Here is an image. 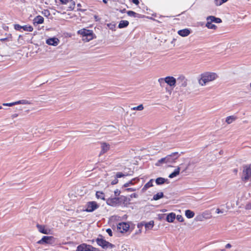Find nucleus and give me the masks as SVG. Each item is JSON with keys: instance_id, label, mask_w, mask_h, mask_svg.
<instances>
[{"instance_id": "obj_5", "label": "nucleus", "mask_w": 251, "mask_h": 251, "mask_svg": "<svg viewBox=\"0 0 251 251\" xmlns=\"http://www.w3.org/2000/svg\"><path fill=\"white\" fill-rule=\"evenodd\" d=\"M97 244L101 247L104 249L108 248L112 249L114 247V245L102 238H98L96 239Z\"/></svg>"}, {"instance_id": "obj_2", "label": "nucleus", "mask_w": 251, "mask_h": 251, "mask_svg": "<svg viewBox=\"0 0 251 251\" xmlns=\"http://www.w3.org/2000/svg\"><path fill=\"white\" fill-rule=\"evenodd\" d=\"M77 33L82 36L83 40L85 42H89L93 38V32L91 30L83 28L79 30Z\"/></svg>"}, {"instance_id": "obj_9", "label": "nucleus", "mask_w": 251, "mask_h": 251, "mask_svg": "<svg viewBox=\"0 0 251 251\" xmlns=\"http://www.w3.org/2000/svg\"><path fill=\"white\" fill-rule=\"evenodd\" d=\"M129 228V225L126 223H120L117 225V229L121 233L126 232Z\"/></svg>"}, {"instance_id": "obj_12", "label": "nucleus", "mask_w": 251, "mask_h": 251, "mask_svg": "<svg viewBox=\"0 0 251 251\" xmlns=\"http://www.w3.org/2000/svg\"><path fill=\"white\" fill-rule=\"evenodd\" d=\"M90 245L86 244H81L77 246L76 251H90Z\"/></svg>"}, {"instance_id": "obj_6", "label": "nucleus", "mask_w": 251, "mask_h": 251, "mask_svg": "<svg viewBox=\"0 0 251 251\" xmlns=\"http://www.w3.org/2000/svg\"><path fill=\"white\" fill-rule=\"evenodd\" d=\"M163 80H164L171 87H175L176 83V80L173 76H167L164 78H160L158 79V81L160 82Z\"/></svg>"}, {"instance_id": "obj_7", "label": "nucleus", "mask_w": 251, "mask_h": 251, "mask_svg": "<svg viewBox=\"0 0 251 251\" xmlns=\"http://www.w3.org/2000/svg\"><path fill=\"white\" fill-rule=\"evenodd\" d=\"M180 154L178 152H175L166 156L167 163H172L176 162V160L179 157Z\"/></svg>"}, {"instance_id": "obj_27", "label": "nucleus", "mask_w": 251, "mask_h": 251, "mask_svg": "<svg viewBox=\"0 0 251 251\" xmlns=\"http://www.w3.org/2000/svg\"><path fill=\"white\" fill-rule=\"evenodd\" d=\"M96 196L97 198L98 199H101L103 200H105L104 194L102 192L97 191L96 193Z\"/></svg>"}, {"instance_id": "obj_20", "label": "nucleus", "mask_w": 251, "mask_h": 251, "mask_svg": "<svg viewBox=\"0 0 251 251\" xmlns=\"http://www.w3.org/2000/svg\"><path fill=\"white\" fill-rule=\"evenodd\" d=\"M127 14L128 16L134 18H141L142 16L141 14L137 13L133 11H127Z\"/></svg>"}, {"instance_id": "obj_35", "label": "nucleus", "mask_w": 251, "mask_h": 251, "mask_svg": "<svg viewBox=\"0 0 251 251\" xmlns=\"http://www.w3.org/2000/svg\"><path fill=\"white\" fill-rule=\"evenodd\" d=\"M75 7V2L73 0H71L70 2V5L68 7V10H73Z\"/></svg>"}, {"instance_id": "obj_1", "label": "nucleus", "mask_w": 251, "mask_h": 251, "mask_svg": "<svg viewBox=\"0 0 251 251\" xmlns=\"http://www.w3.org/2000/svg\"><path fill=\"white\" fill-rule=\"evenodd\" d=\"M217 77L218 75L215 73L205 72L201 75V78L199 79V83L200 85L204 86L207 83L214 80Z\"/></svg>"}, {"instance_id": "obj_10", "label": "nucleus", "mask_w": 251, "mask_h": 251, "mask_svg": "<svg viewBox=\"0 0 251 251\" xmlns=\"http://www.w3.org/2000/svg\"><path fill=\"white\" fill-rule=\"evenodd\" d=\"M107 205L111 206H116L119 202V199L117 197L108 198L106 201Z\"/></svg>"}, {"instance_id": "obj_52", "label": "nucleus", "mask_w": 251, "mask_h": 251, "mask_svg": "<svg viewBox=\"0 0 251 251\" xmlns=\"http://www.w3.org/2000/svg\"><path fill=\"white\" fill-rule=\"evenodd\" d=\"M221 0V1L219 3V5H221L223 3L226 2L228 0Z\"/></svg>"}, {"instance_id": "obj_8", "label": "nucleus", "mask_w": 251, "mask_h": 251, "mask_svg": "<svg viewBox=\"0 0 251 251\" xmlns=\"http://www.w3.org/2000/svg\"><path fill=\"white\" fill-rule=\"evenodd\" d=\"M176 83L181 87H185L187 85V79L183 75H180L176 79Z\"/></svg>"}, {"instance_id": "obj_28", "label": "nucleus", "mask_w": 251, "mask_h": 251, "mask_svg": "<svg viewBox=\"0 0 251 251\" xmlns=\"http://www.w3.org/2000/svg\"><path fill=\"white\" fill-rule=\"evenodd\" d=\"M154 226V222L153 221H151L148 223H147L145 224V226L146 229H151Z\"/></svg>"}, {"instance_id": "obj_60", "label": "nucleus", "mask_w": 251, "mask_h": 251, "mask_svg": "<svg viewBox=\"0 0 251 251\" xmlns=\"http://www.w3.org/2000/svg\"><path fill=\"white\" fill-rule=\"evenodd\" d=\"M234 172L236 173L237 172V169H234Z\"/></svg>"}, {"instance_id": "obj_49", "label": "nucleus", "mask_w": 251, "mask_h": 251, "mask_svg": "<svg viewBox=\"0 0 251 251\" xmlns=\"http://www.w3.org/2000/svg\"><path fill=\"white\" fill-rule=\"evenodd\" d=\"M216 213H218V214L223 213V211L222 210L220 209L219 208H217L216 209Z\"/></svg>"}, {"instance_id": "obj_53", "label": "nucleus", "mask_w": 251, "mask_h": 251, "mask_svg": "<svg viewBox=\"0 0 251 251\" xmlns=\"http://www.w3.org/2000/svg\"><path fill=\"white\" fill-rule=\"evenodd\" d=\"M37 244H44V241H42V238L40 240L38 241L37 242Z\"/></svg>"}, {"instance_id": "obj_22", "label": "nucleus", "mask_w": 251, "mask_h": 251, "mask_svg": "<svg viewBox=\"0 0 251 251\" xmlns=\"http://www.w3.org/2000/svg\"><path fill=\"white\" fill-rule=\"evenodd\" d=\"M237 119V117L234 115L228 116L226 118V122L228 124H230Z\"/></svg>"}, {"instance_id": "obj_18", "label": "nucleus", "mask_w": 251, "mask_h": 251, "mask_svg": "<svg viewBox=\"0 0 251 251\" xmlns=\"http://www.w3.org/2000/svg\"><path fill=\"white\" fill-rule=\"evenodd\" d=\"M109 150V145L106 143H102L101 144V151L100 152V155L104 153Z\"/></svg>"}, {"instance_id": "obj_34", "label": "nucleus", "mask_w": 251, "mask_h": 251, "mask_svg": "<svg viewBox=\"0 0 251 251\" xmlns=\"http://www.w3.org/2000/svg\"><path fill=\"white\" fill-rule=\"evenodd\" d=\"M16 105L19 104H30V102L25 100H20L17 101H16Z\"/></svg>"}, {"instance_id": "obj_31", "label": "nucleus", "mask_w": 251, "mask_h": 251, "mask_svg": "<svg viewBox=\"0 0 251 251\" xmlns=\"http://www.w3.org/2000/svg\"><path fill=\"white\" fill-rule=\"evenodd\" d=\"M153 179H151L149 182H148L143 187V189L147 190L149 188L153 186L152 184Z\"/></svg>"}, {"instance_id": "obj_30", "label": "nucleus", "mask_w": 251, "mask_h": 251, "mask_svg": "<svg viewBox=\"0 0 251 251\" xmlns=\"http://www.w3.org/2000/svg\"><path fill=\"white\" fill-rule=\"evenodd\" d=\"M207 23L206 24V26L208 28H209V29H216V28L217 27V26L214 25V24H212V22H210V21H207Z\"/></svg>"}, {"instance_id": "obj_3", "label": "nucleus", "mask_w": 251, "mask_h": 251, "mask_svg": "<svg viewBox=\"0 0 251 251\" xmlns=\"http://www.w3.org/2000/svg\"><path fill=\"white\" fill-rule=\"evenodd\" d=\"M243 181L247 182L251 177V165H245L243 166Z\"/></svg>"}, {"instance_id": "obj_11", "label": "nucleus", "mask_w": 251, "mask_h": 251, "mask_svg": "<svg viewBox=\"0 0 251 251\" xmlns=\"http://www.w3.org/2000/svg\"><path fill=\"white\" fill-rule=\"evenodd\" d=\"M59 42L58 39L55 37L48 39L46 40V43L49 45L56 46Z\"/></svg>"}, {"instance_id": "obj_57", "label": "nucleus", "mask_w": 251, "mask_h": 251, "mask_svg": "<svg viewBox=\"0 0 251 251\" xmlns=\"http://www.w3.org/2000/svg\"><path fill=\"white\" fill-rule=\"evenodd\" d=\"M120 11L122 13H125V12H126V9H122V10H120Z\"/></svg>"}, {"instance_id": "obj_58", "label": "nucleus", "mask_w": 251, "mask_h": 251, "mask_svg": "<svg viewBox=\"0 0 251 251\" xmlns=\"http://www.w3.org/2000/svg\"><path fill=\"white\" fill-rule=\"evenodd\" d=\"M102 1H103L104 3L106 4V3H107L108 0H102Z\"/></svg>"}, {"instance_id": "obj_43", "label": "nucleus", "mask_w": 251, "mask_h": 251, "mask_svg": "<svg viewBox=\"0 0 251 251\" xmlns=\"http://www.w3.org/2000/svg\"><path fill=\"white\" fill-rule=\"evenodd\" d=\"M90 251H100L99 249L95 247H93L91 245L90 247H89Z\"/></svg>"}, {"instance_id": "obj_40", "label": "nucleus", "mask_w": 251, "mask_h": 251, "mask_svg": "<svg viewBox=\"0 0 251 251\" xmlns=\"http://www.w3.org/2000/svg\"><path fill=\"white\" fill-rule=\"evenodd\" d=\"M16 105V101L14 102L11 103H3V105L4 106H12L13 105Z\"/></svg>"}, {"instance_id": "obj_50", "label": "nucleus", "mask_w": 251, "mask_h": 251, "mask_svg": "<svg viewBox=\"0 0 251 251\" xmlns=\"http://www.w3.org/2000/svg\"><path fill=\"white\" fill-rule=\"evenodd\" d=\"M62 4H66L68 0H59Z\"/></svg>"}, {"instance_id": "obj_42", "label": "nucleus", "mask_w": 251, "mask_h": 251, "mask_svg": "<svg viewBox=\"0 0 251 251\" xmlns=\"http://www.w3.org/2000/svg\"><path fill=\"white\" fill-rule=\"evenodd\" d=\"M22 26H21L20 25L16 24V25H14V28L16 30H20L22 28Z\"/></svg>"}, {"instance_id": "obj_44", "label": "nucleus", "mask_w": 251, "mask_h": 251, "mask_svg": "<svg viewBox=\"0 0 251 251\" xmlns=\"http://www.w3.org/2000/svg\"><path fill=\"white\" fill-rule=\"evenodd\" d=\"M106 232L108 234V235L110 236H112V230L110 228H107L106 230Z\"/></svg>"}, {"instance_id": "obj_23", "label": "nucleus", "mask_w": 251, "mask_h": 251, "mask_svg": "<svg viewBox=\"0 0 251 251\" xmlns=\"http://www.w3.org/2000/svg\"><path fill=\"white\" fill-rule=\"evenodd\" d=\"M128 25H129V22L127 21L122 20L120 21V22L118 25V27L119 28H125V27H126V26H127Z\"/></svg>"}, {"instance_id": "obj_54", "label": "nucleus", "mask_w": 251, "mask_h": 251, "mask_svg": "<svg viewBox=\"0 0 251 251\" xmlns=\"http://www.w3.org/2000/svg\"><path fill=\"white\" fill-rule=\"evenodd\" d=\"M231 247V245L230 244H227L226 245V248L227 249H229Z\"/></svg>"}, {"instance_id": "obj_51", "label": "nucleus", "mask_w": 251, "mask_h": 251, "mask_svg": "<svg viewBox=\"0 0 251 251\" xmlns=\"http://www.w3.org/2000/svg\"><path fill=\"white\" fill-rule=\"evenodd\" d=\"M138 196L137 194H136V193H133V194H132L131 195H130V197L131 198H137Z\"/></svg>"}, {"instance_id": "obj_55", "label": "nucleus", "mask_w": 251, "mask_h": 251, "mask_svg": "<svg viewBox=\"0 0 251 251\" xmlns=\"http://www.w3.org/2000/svg\"><path fill=\"white\" fill-rule=\"evenodd\" d=\"M94 18H95L96 21H99L100 20L99 17L97 15H95Z\"/></svg>"}, {"instance_id": "obj_63", "label": "nucleus", "mask_w": 251, "mask_h": 251, "mask_svg": "<svg viewBox=\"0 0 251 251\" xmlns=\"http://www.w3.org/2000/svg\"><path fill=\"white\" fill-rule=\"evenodd\" d=\"M8 28V26H6V27H4V29H5V30L7 29Z\"/></svg>"}, {"instance_id": "obj_64", "label": "nucleus", "mask_w": 251, "mask_h": 251, "mask_svg": "<svg viewBox=\"0 0 251 251\" xmlns=\"http://www.w3.org/2000/svg\"><path fill=\"white\" fill-rule=\"evenodd\" d=\"M2 109V106H0V109Z\"/></svg>"}, {"instance_id": "obj_61", "label": "nucleus", "mask_w": 251, "mask_h": 251, "mask_svg": "<svg viewBox=\"0 0 251 251\" xmlns=\"http://www.w3.org/2000/svg\"><path fill=\"white\" fill-rule=\"evenodd\" d=\"M77 7H80V6H81V4L80 3H78L77 4Z\"/></svg>"}, {"instance_id": "obj_29", "label": "nucleus", "mask_w": 251, "mask_h": 251, "mask_svg": "<svg viewBox=\"0 0 251 251\" xmlns=\"http://www.w3.org/2000/svg\"><path fill=\"white\" fill-rule=\"evenodd\" d=\"M139 179L138 178H133V179L131 180L130 181H129L128 182H127L126 183H125L124 185V187L126 188V187H128L130 185H133L134 184V181H139Z\"/></svg>"}, {"instance_id": "obj_15", "label": "nucleus", "mask_w": 251, "mask_h": 251, "mask_svg": "<svg viewBox=\"0 0 251 251\" xmlns=\"http://www.w3.org/2000/svg\"><path fill=\"white\" fill-rule=\"evenodd\" d=\"M207 21H210V22H214L215 23H220L222 22V20L219 18H217L213 16H210L207 17Z\"/></svg>"}, {"instance_id": "obj_38", "label": "nucleus", "mask_w": 251, "mask_h": 251, "mask_svg": "<svg viewBox=\"0 0 251 251\" xmlns=\"http://www.w3.org/2000/svg\"><path fill=\"white\" fill-rule=\"evenodd\" d=\"M9 38L10 39V40H12V35H11V34H9L8 37H6V38L0 39V41H1V42H4V41L8 40V39H9Z\"/></svg>"}, {"instance_id": "obj_37", "label": "nucleus", "mask_w": 251, "mask_h": 251, "mask_svg": "<svg viewBox=\"0 0 251 251\" xmlns=\"http://www.w3.org/2000/svg\"><path fill=\"white\" fill-rule=\"evenodd\" d=\"M42 13L44 16L47 17H48L50 15V11L47 9L43 11Z\"/></svg>"}, {"instance_id": "obj_19", "label": "nucleus", "mask_w": 251, "mask_h": 251, "mask_svg": "<svg viewBox=\"0 0 251 251\" xmlns=\"http://www.w3.org/2000/svg\"><path fill=\"white\" fill-rule=\"evenodd\" d=\"M176 217V216L174 213H173V212L170 213L167 215V216L166 217V221L168 222L172 223L174 222Z\"/></svg>"}, {"instance_id": "obj_16", "label": "nucleus", "mask_w": 251, "mask_h": 251, "mask_svg": "<svg viewBox=\"0 0 251 251\" xmlns=\"http://www.w3.org/2000/svg\"><path fill=\"white\" fill-rule=\"evenodd\" d=\"M53 240V236H44L42 237V241H44V244H51Z\"/></svg>"}, {"instance_id": "obj_32", "label": "nucleus", "mask_w": 251, "mask_h": 251, "mask_svg": "<svg viewBox=\"0 0 251 251\" xmlns=\"http://www.w3.org/2000/svg\"><path fill=\"white\" fill-rule=\"evenodd\" d=\"M22 29H23L25 31H32L33 30V28L31 25H25L22 26Z\"/></svg>"}, {"instance_id": "obj_47", "label": "nucleus", "mask_w": 251, "mask_h": 251, "mask_svg": "<svg viewBox=\"0 0 251 251\" xmlns=\"http://www.w3.org/2000/svg\"><path fill=\"white\" fill-rule=\"evenodd\" d=\"M125 191H127V192H132V191H135V189H134V188H126L125 189Z\"/></svg>"}, {"instance_id": "obj_39", "label": "nucleus", "mask_w": 251, "mask_h": 251, "mask_svg": "<svg viewBox=\"0 0 251 251\" xmlns=\"http://www.w3.org/2000/svg\"><path fill=\"white\" fill-rule=\"evenodd\" d=\"M126 176V175H125L123 174L121 172H118V173H117V174L116 175V177L118 178H121L122 177H123V176Z\"/></svg>"}, {"instance_id": "obj_4", "label": "nucleus", "mask_w": 251, "mask_h": 251, "mask_svg": "<svg viewBox=\"0 0 251 251\" xmlns=\"http://www.w3.org/2000/svg\"><path fill=\"white\" fill-rule=\"evenodd\" d=\"M99 205L95 201H88L85 205L86 208L83 209V211L87 212H92L99 207Z\"/></svg>"}, {"instance_id": "obj_17", "label": "nucleus", "mask_w": 251, "mask_h": 251, "mask_svg": "<svg viewBox=\"0 0 251 251\" xmlns=\"http://www.w3.org/2000/svg\"><path fill=\"white\" fill-rule=\"evenodd\" d=\"M44 23V18L41 16L38 15L34 18L33 20L34 25L41 24Z\"/></svg>"}, {"instance_id": "obj_36", "label": "nucleus", "mask_w": 251, "mask_h": 251, "mask_svg": "<svg viewBox=\"0 0 251 251\" xmlns=\"http://www.w3.org/2000/svg\"><path fill=\"white\" fill-rule=\"evenodd\" d=\"M143 109H144V106H143V105L142 104L139 105L138 106H137L136 107H134L131 108V109L133 110H139V111H141Z\"/></svg>"}, {"instance_id": "obj_48", "label": "nucleus", "mask_w": 251, "mask_h": 251, "mask_svg": "<svg viewBox=\"0 0 251 251\" xmlns=\"http://www.w3.org/2000/svg\"><path fill=\"white\" fill-rule=\"evenodd\" d=\"M132 2L136 5H138L139 4V0H132Z\"/></svg>"}, {"instance_id": "obj_25", "label": "nucleus", "mask_w": 251, "mask_h": 251, "mask_svg": "<svg viewBox=\"0 0 251 251\" xmlns=\"http://www.w3.org/2000/svg\"><path fill=\"white\" fill-rule=\"evenodd\" d=\"M185 214L187 218L190 219L194 216L195 213L190 210H186L185 211Z\"/></svg>"}, {"instance_id": "obj_62", "label": "nucleus", "mask_w": 251, "mask_h": 251, "mask_svg": "<svg viewBox=\"0 0 251 251\" xmlns=\"http://www.w3.org/2000/svg\"><path fill=\"white\" fill-rule=\"evenodd\" d=\"M77 10L82 11H84V10H82L81 9H78Z\"/></svg>"}, {"instance_id": "obj_56", "label": "nucleus", "mask_w": 251, "mask_h": 251, "mask_svg": "<svg viewBox=\"0 0 251 251\" xmlns=\"http://www.w3.org/2000/svg\"><path fill=\"white\" fill-rule=\"evenodd\" d=\"M17 116H18L17 114H14L11 116V117L12 118V119H14V118L17 117Z\"/></svg>"}, {"instance_id": "obj_46", "label": "nucleus", "mask_w": 251, "mask_h": 251, "mask_svg": "<svg viewBox=\"0 0 251 251\" xmlns=\"http://www.w3.org/2000/svg\"><path fill=\"white\" fill-rule=\"evenodd\" d=\"M120 193H121L120 191V190H119L118 189H116V190H115V191H114V194H115V195L116 196H119V195H120Z\"/></svg>"}, {"instance_id": "obj_21", "label": "nucleus", "mask_w": 251, "mask_h": 251, "mask_svg": "<svg viewBox=\"0 0 251 251\" xmlns=\"http://www.w3.org/2000/svg\"><path fill=\"white\" fill-rule=\"evenodd\" d=\"M180 170V167H178L175 170V171L173 173L169 175V177L172 178L176 177V176L179 175Z\"/></svg>"}, {"instance_id": "obj_41", "label": "nucleus", "mask_w": 251, "mask_h": 251, "mask_svg": "<svg viewBox=\"0 0 251 251\" xmlns=\"http://www.w3.org/2000/svg\"><path fill=\"white\" fill-rule=\"evenodd\" d=\"M176 219L180 222H182L184 221L183 218L181 215H178L176 216Z\"/></svg>"}, {"instance_id": "obj_14", "label": "nucleus", "mask_w": 251, "mask_h": 251, "mask_svg": "<svg viewBox=\"0 0 251 251\" xmlns=\"http://www.w3.org/2000/svg\"><path fill=\"white\" fill-rule=\"evenodd\" d=\"M36 226L40 232L45 234H48L49 233V230L46 228L44 226L37 224Z\"/></svg>"}, {"instance_id": "obj_45", "label": "nucleus", "mask_w": 251, "mask_h": 251, "mask_svg": "<svg viewBox=\"0 0 251 251\" xmlns=\"http://www.w3.org/2000/svg\"><path fill=\"white\" fill-rule=\"evenodd\" d=\"M118 179L116 177H115V179L112 181L111 184L115 185V184H116L117 183H118Z\"/></svg>"}, {"instance_id": "obj_24", "label": "nucleus", "mask_w": 251, "mask_h": 251, "mask_svg": "<svg viewBox=\"0 0 251 251\" xmlns=\"http://www.w3.org/2000/svg\"><path fill=\"white\" fill-rule=\"evenodd\" d=\"M167 180V179L160 177L156 179L155 182L157 185H161L164 184Z\"/></svg>"}, {"instance_id": "obj_26", "label": "nucleus", "mask_w": 251, "mask_h": 251, "mask_svg": "<svg viewBox=\"0 0 251 251\" xmlns=\"http://www.w3.org/2000/svg\"><path fill=\"white\" fill-rule=\"evenodd\" d=\"M163 197H164L163 193V192H159L153 196L152 200H154V201H157V200H158Z\"/></svg>"}, {"instance_id": "obj_59", "label": "nucleus", "mask_w": 251, "mask_h": 251, "mask_svg": "<svg viewBox=\"0 0 251 251\" xmlns=\"http://www.w3.org/2000/svg\"><path fill=\"white\" fill-rule=\"evenodd\" d=\"M247 208L251 209V204L247 205Z\"/></svg>"}, {"instance_id": "obj_33", "label": "nucleus", "mask_w": 251, "mask_h": 251, "mask_svg": "<svg viewBox=\"0 0 251 251\" xmlns=\"http://www.w3.org/2000/svg\"><path fill=\"white\" fill-rule=\"evenodd\" d=\"M162 163H167L166 157H164V158H162L161 159L158 160L157 162L155 164V165L158 166L161 164H162Z\"/></svg>"}, {"instance_id": "obj_13", "label": "nucleus", "mask_w": 251, "mask_h": 251, "mask_svg": "<svg viewBox=\"0 0 251 251\" xmlns=\"http://www.w3.org/2000/svg\"><path fill=\"white\" fill-rule=\"evenodd\" d=\"M177 33L178 35L182 37H186L190 34L191 31L189 29L185 28L178 30Z\"/></svg>"}]
</instances>
